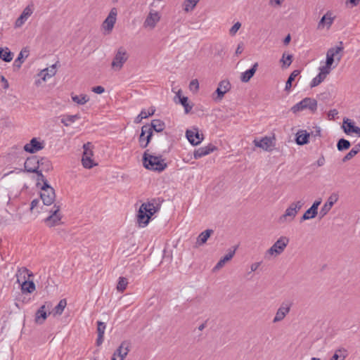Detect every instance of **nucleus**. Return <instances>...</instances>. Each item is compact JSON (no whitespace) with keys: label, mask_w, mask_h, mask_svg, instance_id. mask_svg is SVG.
I'll return each mask as SVG.
<instances>
[{"label":"nucleus","mask_w":360,"mask_h":360,"mask_svg":"<svg viewBox=\"0 0 360 360\" xmlns=\"http://www.w3.org/2000/svg\"><path fill=\"white\" fill-rule=\"evenodd\" d=\"M162 202L160 198H153L143 203L138 212V222L142 224L143 226H146L150 217L160 210Z\"/></svg>","instance_id":"1"},{"label":"nucleus","mask_w":360,"mask_h":360,"mask_svg":"<svg viewBox=\"0 0 360 360\" xmlns=\"http://www.w3.org/2000/svg\"><path fill=\"white\" fill-rule=\"evenodd\" d=\"M143 165L148 169L159 172L167 167V163L161 155H150L148 153V150H146L143 155Z\"/></svg>","instance_id":"2"},{"label":"nucleus","mask_w":360,"mask_h":360,"mask_svg":"<svg viewBox=\"0 0 360 360\" xmlns=\"http://www.w3.org/2000/svg\"><path fill=\"white\" fill-rule=\"evenodd\" d=\"M289 243V238L286 236L280 237L274 245L266 252L265 257L269 258V257H276L281 255Z\"/></svg>","instance_id":"3"},{"label":"nucleus","mask_w":360,"mask_h":360,"mask_svg":"<svg viewBox=\"0 0 360 360\" xmlns=\"http://www.w3.org/2000/svg\"><path fill=\"white\" fill-rule=\"evenodd\" d=\"M128 58L129 54L127 53L126 49L122 46L120 47L117 49L112 61V68L115 70H120Z\"/></svg>","instance_id":"4"},{"label":"nucleus","mask_w":360,"mask_h":360,"mask_svg":"<svg viewBox=\"0 0 360 360\" xmlns=\"http://www.w3.org/2000/svg\"><path fill=\"white\" fill-rule=\"evenodd\" d=\"M340 46L332 47L328 50L326 61L327 68H331L332 65L335 62V60H337V64L340 61L342 55L340 54V53L343 51V46H342V42L340 41Z\"/></svg>","instance_id":"5"},{"label":"nucleus","mask_w":360,"mask_h":360,"mask_svg":"<svg viewBox=\"0 0 360 360\" xmlns=\"http://www.w3.org/2000/svg\"><path fill=\"white\" fill-rule=\"evenodd\" d=\"M92 144L88 142L83 146L84 153L82 155V165L86 169L92 168L95 164L94 163L91 157L93 156Z\"/></svg>","instance_id":"6"},{"label":"nucleus","mask_w":360,"mask_h":360,"mask_svg":"<svg viewBox=\"0 0 360 360\" xmlns=\"http://www.w3.org/2000/svg\"><path fill=\"white\" fill-rule=\"evenodd\" d=\"M39 158L37 156H31L30 158H27L24 164V170L20 169V171H26L30 173H36L37 175H39V173L41 172V170L39 169Z\"/></svg>","instance_id":"7"},{"label":"nucleus","mask_w":360,"mask_h":360,"mask_svg":"<svg viewBox=\"0 0 360 360\" xmlns=\"http://www.w3.org/2000/svg\"><path fill=\"white\" fill-rule=\"evenodd\" d=\"M130 347L131 342L129 340L122 341L114 352L111 360H117V356L119 357V360H124L130 350Z\"/></svg>","instance_id":"8"},{"label":"nucleus","mask_w":360,"mask_h":360,"mask_svg":"<svg viewBox=\"0 0 360 360\" xmlns=\"http://www.w3.org/2000/svg\"><path fill=\"white\" fill-rule=\"evenodd\" d=\"M152 136L153 131H151V127H149L148 124L143 125L141 127V132L139 139L140 147L146 148L150 142Z\"/></svg>","instance_id":"9"},{"label":"nucleus","mask_w":360,"mask_h":360,"mask_svg":"<svg viewBox=\"0 0 360 360\" xmlns=\"http://www.w3.org/2000/svg\"><path fill=\"white\" fill-rule=\"evenodd\" d=\"M292 303L289 301H285L281 303L277 309L276 315L273 319V323H278L284 319L285 316L290 312Z\"/></svg>","instance_id":"10"},{"label":"nucleus","mask_w":360,"mask_h":360,"mask_svg":"<svg viewBox=\"0 0 360 360\" xmlns=\"http://www.w3.org/2000/svg\"><path fill=\"white\" fill-rule=\"evenodd\" d=\"M160 18L161 15L159 12L150 10L143 22V27L149 30H153Z\"/></svg>","instance_id":"11"},{"label":"nucleus","mask_w":360,"mask_h":360,"mask_svg":"<svg viewBox=\"0 0 360 360\" xmlns=\"http://www.w3.org/2000/svg\"><path fill=\"white\" fill-rule=\"evenodd\" d=\"M44 148V142L39 141L37 138H32L30 143L24 146V150L30 153H35Z\"/></svg>","instance_id":"12"},{"label":"nucleus","mask_w":360,"mask_h":360,"mask_svg":"<svg viewBox=\"0 0 360 360\" xmlns=\"http://www.w3.org/2000/svg\"><path fill=\"white\" fill-rule=\"evenodd\" d=\"M297 213L298 212L290 204L284 214L279 217L278 221L279 224L290 223L295 219Z\"/></svg>","instance_id":"13"},{"label":"nucleus","mask_w":360,"mask_h":360,"mask_svg":"<svg viewBox=\"0 0 360 360\" xmlns=\"http://www.w3.org/2000/svg\"><path fill=\"white\" fill-rule=\"evenodd\" d=\"M186 136L188 141L193 146L200 144L203 140V135L199 133L197 128L186 130Z\"/></svg>","instance_id":"14"},{"label":"nucleus","mask_w":360,"mask_h":360,"mask_svg":"<svg viewBox=\"0 0 360 360\" xmlns=\"http://www.w3.org/2000/svg\"><path fill=\"white\" fill-rule=\"evenodd\" d=\"M52 307L51 302H46L37 311L35 314V321L37 323H43L47 318V310H50Z\"/></svg>","instance_id":"15"},{"label":"nucleus","mask_w":360,"mask_h":360,"mask_svg":"<svg viewBox=\"0 0 360 360\" xmlns=\"http://www.w3.org/2000/svg\"><path fill=\"white\" fill-rule=\"evenodd\" d=\"M33 5L27 6L15 22V27H20L33 13Z\"/></svg>","instance_id":"16"},{"label":"nucleus","mask_w":360,"mask_h":360,"mask_svg":"<svg viewBox=\"0 0 360 360\" xmlns=\"http://www.w3.org/2000/svg\"><path fill=\"white\" fill-rule=\"evenodd\" d=\"M339 195L338 193H332L328 198L326 202L323 205L320 211L321 217L326 215L330 210L333 205L338 201Z\"/></svg>","instance_id":"17"},{"label":"nucleus","mask_w":360,"mask_h":360,"mask_svg":"<svg viewBox=\"0 0 360 360\" xmlns=\"http://www.w3.org/2000/svg\"><path fill=\"white\" fill-rule=\"evenodd\" d=\"M274 138H271L269 136L263 137L259 141L255 139L253 143L255 146L262 148L266 151H271L272 150V147H274Z\"/></svg>","instance_id":"18"},{"label":"nucleus","mask_w":360,"mask_h":360,"mask_svg":"<svg viewBox=\"0 0 360 360\" xmlns=\"http://www.w3.org/2000/svg\"><path fill=\"white\" fill-rule=\"evenodd\" d=\"M40 198L44 205H52L56 199V193L54 189H45V191H41Z\"/></svg>","instance_id":"19"},{"label":"nucleus","mask_w":360,"mask_h":360,"mask_svg":"<svg viewBox=\"0 0 360 360\" xmlns=\"http://www.w3.org/2000/svg\"><path fill=\"white\" fill-rule=\"evenodd\" d=\"M217 148L212 144H209L207 146L201 147L194 151L193 157L195 159H199L210 153L216 150Z\"/></svg>","instance_id":"20"},{"label":"nucleus","mask_w":360,"mask_h":360,"mask_svg":"<svg viewBox=\"0 0 360 360\" xmlns=\"http://www.w3.org/2000/svg\"><path fill=\"white\" fill-rule=\"evenodd\" d=\"M237 249V246L234 247L233 250H229L228 253L221 257L219 261L217 263L213 270L217 271L222 268L226 262L230 261L234 256L236 251Z\"/></svg>","instance_id":"21"},{"label":"nucleus","mask_w":360,"mask_h":360,"mask_svg":"<svg viewBox=\"0 0 360 360\" xmlns=\"http://www.w3.org/2000/svg\"><path fill=\"white\" fill-rule=\"evenodd\" d=\"M333 20L334 17L332 16V13L330 11H328L319 20L317 29L322 30L325 26H326L327 28H329L332 25Z\"/></svg>","instance_id":"22"},{"label":"nucleus","mask_w":360,"mask_h":360,"mask_svg":"<svg viewBox=\"0 0 360 360\" xmlns=\"http://www.w3.org/2000/svg\"><path fill=\"white\" fill-rule=\"evenodd\" d=\"M32 276V273L30 272L26 267L19 268L15 274L17 282L20 285L24 281H27V279Z\"/></svg>","instance_id":"23"},{"label":"nucleus","mask_w":360,"mask_h":360,"mask_svg":"<svg viewBox=\"0 0 360 360\" xmlns=\"http://www.w3.org/2000/svg\"><path fill=\"white\" fill-rule=\"evenodd\" d=\"M231 89V84L228 80H222L219 83L218 87L216 90L217 98L221 100L224 94L228 92Z\"/></svg>","instance_id":"24"},{"label":"nucleus","mask_w":360,"mask_h":360,"mask_svg":"<svg viewBox=\"0 0 360 360\" xmlns=\"http://www.w3.org/2000/svg\"><path fill=\"white\" fill-rule=\"evenodd\" d=\"M214 233L212 229H206L199 234L196 239L195 247L198 248L206 243L208 238Z\"/></svg>","instance_id":"25"},{"label":"nucleus","mask_w":360,"mask_h":360,"mask_svg":"<svg viewBox=\"0 0 360 360\" xmlns=\"http://www.w3.org/2000/svg\"><path fill=\"white\" fill-rule=\"evenodd\" d=\"M309 133L306 130H300L296 134L295 141L297 145L303 146L309 143Z\"/></svg>","instance_id":"26"},{"label":"nucleus","mask_w":360,"mask_h":360,"mask_svg":"<svg viewBox=\"0 0 360 360\" xmlns=\"http://www.w3.org/2000/svg\"><path fill=\"white\" fill-rule=\"evenodd\" d=\"M304 103V110H309L311 112L314 113L317 110V101L316 99L307 97L302 99Z\"/></svg>","instance_id":"27"},{"label":"nucleus","mask_w":360,"mask_h":360,"mask_svg":"<svg viewBox=\"0 0 360 360\" xmlns=\"http://www.w3.org/2000/svg\"><path fill=\"white\" fill-rule=\"evenodd\" d=\"M53 215L54 216L49 215L44 219L45 224L49 227H53L62 224L61 220L63 215H56V213Z\"/></svg>","instance_id":"28"},{"label":"nucleus","mask_w":360,"mask_h":360,"mask_svg":"<svg viewBox=\"0 0 360 360\" xmlns=\"http://www.w3.org/2000/svg\"><path fill=\"white\" fill-rule=\"evenodd\" d=\"M56 73V64H53L50 68L44 69L40 72L39 75L41 77L43 81L54 76Z\"/></svg>","instance_id":"29"},{"label":"nucleus","mask_w":360,"mask_h":360,"mask_svg":"<svg viewBox=\"0 0 360 360\" xmlns=\"http://www.w3.org/2000/svg\"><path fill=\"white\" fill-rule=\"evenodd\" d=\"M258 66V63H255L252 67L243 72L240 77V79L243 82H248L250 80V79L254 76L255 72L257 71V68Z\"/></svg>","instance_id":"30"},{"label":"nucleus","mask_w":360,"mask_h":360,"mask_svg":"<svg viewBox=\"0 0 360 360\" xmlns=\"http://www.w3.org/2000/svg\"><path fill=\"white\" fill-rule=\"evenodd\" d=\"M356 126H354V122L348 118H345L343 120L342 129L344 132L349 135L352 133L355 129Z\"/></svg>","instance_id":"31"},{"label":"nucleus","mask_w":360,"mask_h":360,"mask_svg":"<svg viewBox=\"0 0 360 360\" xmlns=\"http://www.w3.org/2000/svg\"><path fill=\"white\" fill-rule=\"evenodd\" d=\"M347 356V350L345 348L341 347L335 350L330 360H345Z\"/></svg>","instance_id":"32"},{"label":"nucleus","mask_w":360,"mask_h":360,"mask_svg":"<svg viewBox=\"0 0 360 360\" xmlns=\"http://www.w3.org/2000/svg\"><path fill=\"white\" fill-rule=\"evenodd\" d=\"M21 291L22 293H32L33 292L35 289L36 286L33 281H23L21 283Z\"/></svg>","instance_id":"33"},{"label":"nucleus","mask_w":360,"mask_h":360,"mask_svg":"<svg viewBox=\"0 0 360 360\" xmlns=\"http://www.w3.org/2000/svg\"><path fill=\"white\" fill-rule=\"evenodd\" d=\"M13 54L8 48H0V58L5 62H11Z\"/></svg>","instance_id":"34"},{"label":"nucleus","mask_w":360,"mask_h":360,"mask_svg":"<svg viewBox=\"0 0 360 360\" xmlns=\"http://www.w3.org/2000/svg\"><path fill=\"white\" fill-rule=\"evenodd\" d=\"M39 170L49 172L52 169V164L51 162L47 159L46 158H39Z\"/></svg>","instance_id":"35"},{"label":"nucleus","mask_w":360,"mask_h":360,"mask_svg":"<svg viewBox=\"0 0 360 360\" xmlns=\"http://www.w3.org/2000/svg\"><path fill=\"white\" fill-rule=\"evenodd\" d=\"M181 91L179 90L178 92L176 93V96L179 97L180 103L184 107L185 112L186 113H188L191 110V109H192V105H190L188 104V97H186V96H181Z\"/></svg>","instance_id":"36"},{"label":"nucleus","mask_w":360,"mask_h":360,"mask_svg":"<svg viewBox=\"0 0 360 360\" xmlns=\"http://www.w3.org/2000/svg\"><path fill=\"white\" fill-rule=\"evenodd\" d=\"M165 127V123L161 121L160 120H153L151 122V124L149 125V127H151V131L153 130L155 131L156 132H161L164 130Z\"/></svg>","instance_id":"37"},{"label":"nucleus","mask_w":360,"mask_h":360,"mask_svg":"<svg viewBox=\"0 0 360 360\" xmlns=\"http://www.w3.org/2000/svg\"><path fill=\"white\" fill-rule=\"evenodd\" d=\"M318 211L314 210V208L310 207L304 213V214L300 219V222H302L303 221L305 220L314 219L316 217Z\"/></svg>","instance_id":"38"},{"label":"nucleus","mask_w":360,"mask_h":360,"mask_svg":"<svg viewBox=\"0 0 360 360\" xmlns=\"http://www.w3.org/2000/svg\"><path fill=\"white\" fill-rule=\"evenodd\" d=\"M67 305L66 300H61L59 303L53 309L52 313L54 316L62 314Z\"/></svg>","instance_id":"39"},{"label":"nucleus","mask_w":360,"mask_h":360,"mask_svg":"<svg viewBox=\"0 0 360 360\" xmlns=\"http://www.w3.org/2000/svg\"><path fill=\"white\" fill-rule=\"evenodd\" d=\"M80 119L79 114L73 115H65L61 119V122L66 127L69 126L71 123L75 122L76 120Z\"/></svg>","instance_id":"40"},{"label":"nucleus","mask_w":360,"mask_h":360,"mask_svg":"<svg viewBox=\"0 0 360 360\" xmlns=\"http://www.w3.org/2000/svg\"><path fill=\"white\" fill-rule=\"evenodd\" d=\"M350 142L345 139H340L337 143V148L339 151H343L349 148Z\"/></svg>","instance_id":"41"},{"label":"nucleus","mask_w":360,"mask_h":360,"mask_svg":"<svg viewBox=\"0 0 360 360\" xmlns=\"http://www.w3.org/2000/svg\"><path fill=\"white\" fill-rule=\"evenodd\" d=\"M300 73L298 70H294L289 76L285 86V91H289L292 87V82L295 80V77Z\"/></svg>","instance_id":"42"},{"label":"nucleus","mask_w":360,"mask_h":360,"mask_svg":"<svg viewBox=\"0 0 360 360\" xmlns=\"http://www.w3.org/2000/svg\"><path fill=\"white\" fill-rule=\"evenodd\" d=\"M115 22V19H112L111 17H107L103 23V29L107 30L108 32H111Z\"/></svg>","instance_id":"43"},{"label":"nucleus","mask_w":360,"mask_h":360,"mask_svg":"<svg viewBox=\"0 0 360 360\" xmlns=\"http://www.w3.org/2000/svg\"><path fill=\"white\" fill-rule=\"evenodd\" d=\"M128 285V281L124 277H120L117 285V290L120 292H123Z\"/></svg>","instance_id":"44"},{"label":"nucleus","mask_w":360,"mask_h":360,"mask_svg":"<svg viewBox=\"0 0 360 360\" xmlns=\"http://www.w3.org/2000/svg\"><path fill=\"white\" fill-rule=\"evenodd\" d=\"M72 99L77 104L84 105L89 101V97L86 95L72 96Z\"/></svg>","instance_id":"45"},{"label":"nucleus","mask_w":360,"mask_h":360,"mask_svg":"<svg viewBox=\"0 0 360 360\" xmlns=\"http://www.w3.org/2000/svg\"><path fill=\"white\" fill-rule=\"evenodd\" d=\"M37 180L41 181L43 182V185L41 186V191H45V189H53L48 183L47 180L45 179L44 176L41 172L39 173L37 175Z\"/></svg>","instance_id":"46"},{"label":"nucleus","mask_w":360,"mask_h":360,"mask_svg":"<svg viewBox=\"0 0 360 360\" xmlns=\"http://www.w3.org/2000/svg\"><path fill=\"white\" fill-rule=\"evenodd\" d=\"M200 0H186L184 2V10L186 12L192 11Z\"/></svg>","instance_id":"47"},{"label":"nucleus","mask_w":360,"mask_h":360,"mask_svg":"<svg viewBox=\"0 0 360 360\" xmlns=\"http://www.w3.org/2000/svg\"><path fill=\"white\" fill-rule=\"evenodd\" d=\"M359 152V151L358 150V148H356V146H354L352 148V150L344 156V158H342V162H345L347 161H349V160L353 158Z\"/></svg>","instance_id":"48"},{"label":"nucleus","mask_w":360,"mask_h":360,"mask_svg":"<svg viewBox=\"0 0 360 360\" xmlns=\"http://www.w3.org/2000/svg\"><path fill=\"white\" fill-rule=\"evenodd\" d=\"M324 79H325V77L323 75H321L320 73H319V75L312 79V81L310 84L311 88H313V87H315V86L319 85Z\"/></svg>","instance_id":"49"},{"label":"nucleus","mask_w":360,"mask_h":360,"mask_svg":"<svg viewBox=\"0 0 360 360\" xmlns=\"http://www.w3.org/2000/svg\"><path fill=\"white\" fill-rule=\"evenodd\" d=\"M27 53V51H25V50H22L18 56V57L14 61V66L15 67H17V68H20L21 66V64L22 63V57H23V55L24 53ZM28 54H26V56H27Z\"/></svg>","instance_id":"50"},{"label":"nucleus","mask_w":360,"mask_h":360,"mask_svg":"<svg viewBox=\"0 0 360 360\" xmlns=\"http://www.w3.org/2000/svg\"><path fill=\"white\" fill-rule=\"evenodd\" d=\"M304 103L302 102V100L301 101H300L299 103H297V104L294 105L290 110L293 112V113H297L300 111H302L304 110Z\"/></svg>","instance_id":"51"},{"label":"nucleus","mask_w":360,"mask_h":360,"mask_svg":"<svg viewBox=\"0 0 360 360\" xmlns=\"http://www.w3.org/2000/svg\"><path fill=\"white\" fill-rule=\"evenodd\" d=\"M105 323L102 321H98L97 322V332L99 335H103L105 333Z\"/></svg>","instance_id":"52"},{"label":"nucleus","mask_w":360,"mask_h":360,"mask_svg":"<svg viewBox=\"0 0 360 360\" xmlns=\"http://www.w3.org/2000/svg\"><path fill=\"white\" fill-rule=\"evenodd\" d=\"M240 27H241L240 22H236L229 30V34L231 36H234L236 34V32L238 31V30L240 28Z\"/></svg>","instance_id":"53"},{"label":"nucleus","mask_w":360,"mask_h":360,"mask_svg":"<svg viewBox=\"0 0 360 360\" xmlns=\"http://www.w3.org/2000/svg\"><path fill=\"white\" fill-rule=\"evenodd\" d=\"M60 205H57L56 204H55L53 205V207L49 211V212L50 213L49 215L54 216L53 214L55 213H56V215H62V214L60 213Z\"/></svg>","instance_id":"54"},{"label":"nucleus","mask_w":360,"mask_h":360,"mask_svg":"<svg viewBox=\"0 0 360 360\" xmlns=\"http://www.w3.org/2000/svg\"><path fill=\"white\" fill-rule=\"evenodd\" d=\"M290 205L299 212L304 205V202L302 200H297L290 203Z\"/></svg>","instance_id":"55"},{"label":"nucleus","mask_w":360,"mask_h":360,"mask_svg":"<svg viewBox=\"0 0 360 360\" xmlns=\"http://www.w3.org/2000/svg\"><path fill=\"white\" fill-rule=\"evenodd\" d=\"M189 88L191 91H196L199 89V83L197 79H193L189 84Z\"/></svg>","instance_id":"56"},{"label":"nucleus","mask_w":360,"mask_h":360,"mask_svg":"<svg viewBox=\"0 0 360 360\" xmlns=\"http://www.w3.org/2000/svg\"><path fill=\"white\" fill-rule=\"evenodd\" d=\"M331 68H327V65L325 66L321 67L320 69V74L323 75L325 78L326 77V75H328L330 72Z\"/></svg>","instance_id":"57"},{"label":"nucleus","mask_w":360,"mask_h":360,"mask_svg":"<svg viewBox=\"0 0 360 360\" xmlns=\"http://www.w3.org/2000/svg\"><path fill=\"white\" fill-rule=\"evenodd\" d=\"M92 91L96 94H101L105 91V89L101 86H96L92 88Z\"/></svg>","instance_id":"58"},{"label":"nucleus","mask_w":360,"mask_h":360,"mask_svg":"<svg viewBox=\"0 0 360 360\" xmlns=\"http://www.w3.org/2000/svg\"><path fill=\"white\" fill-rule=\"evenodd\" d=\"M292 55H288L286 58V60H284L283 59L281 60V61L283 63L284 65L290 66L292 63Z\"/></svg>","instance_id":"59"},{"label":"nucleus","mask_w":360,"mask_h":360,"mask_svg":"<svg viewBox=\"0 0 360 360\" xmlns=\"http://www.w3.org/2000/svg\"><path fill=\"white\" fill-rule=\"evenodd\" d=\"M40 201L39 199H34L30 204V211L32 212L36 207L39 204Z\"/></svg>","instance_id":"60"},{"label":"nucleus","mask_w":360,"mask_h":360,"mask_svg":"<svg viewBox=\"0 0 360 360\" xmlns=\"http://www.w3.org/2000/svg\"><path fill=\"white\" fill-rule=\"evenodd\" d=\"M117 15V8H112L110 11V13L108 15V17H111V18L112 19H115L116 20V16Z\"/></svg>","instance_id":"61"},{"label":"nucleus","mask_w":360,"mask_h":360,"mask_svg":"<svg viewBox=\"0 0 360 360\" xmlns=\"http://www.w3.org/2000/svg\"><path fill=\"white\" fill-rule=\"evenodd\" d=\"M338 114V112L336 109L330 110L328 112V116L330 117V119H333Z\"/></svg>","instance_id":"62"},{"label":"nucleus","mask_w":360,"mask_h":360,"mask_svg":"<svg viewBox=\"0 0 360 360\" xmlns=\"http://www.w3.org/2000/svg\"><path fill=\"white\" fill-rule=\"evenodd\" d=\"M325 164V158L322 155L321 157H320L318 160L316 161V165L318 167H321L323 166V165Z\"/></svg>","instance_id":"63"},{"label":"nucleus","mask_w":360,"mask_h":360,"mask_svg":"<svg viewBox=\"0 0 360 360\" xmlns=\"http://www.w3.org/2000/svg\"><path fill=\"white\" fill-rule=\"evenodd\" d=\"M243 44L240 43V44H238V47L236 50V55L240 54L243 52Z\"/></svg>","instance_id":"64"}]
</instances>
